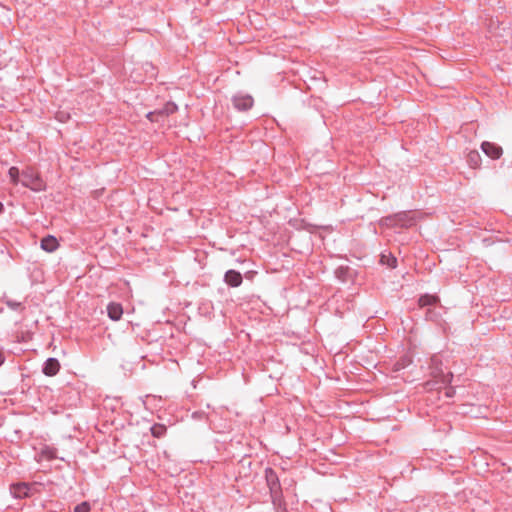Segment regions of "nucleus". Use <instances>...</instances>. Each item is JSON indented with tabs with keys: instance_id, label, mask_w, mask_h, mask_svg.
<instances>
[{
	"instance_id": "26",
	"label": "nucleus",
	"mask_w": 512,
	"mask_h": 512,
	"mask_svg": "<svg viewBox=\"0 0 512 512\" xmlns=\"http://www.w3.org/2000/svg\"><path fill=\"white\" fill-rule=\"evenodd\" d=\"M151 115H153V112H149V113L147 114V117H150Z\"/></svg>"
},
{
	"instance_id": "25",
	"label": "nucleus",
	"mask_w": 512,
	"mask_h": 512,
	"mask_svg": "<svg viewBox=\"0 0 512 512\" xmlns=\"http://www.w3.org/2000/svg\"><path fill=\"white\" fill-rule=\"evenodd\" d=\"M64 118H65V115H62V117H60V121H64Z\"/></svg>"
},
{
	"instance_id": "14",
	"label": "nucleus",
	"mask_w": 512,
	"mask_h": 512,
	"mask_svg": "<svg viewBox=\"0 0 512 512\" xmlns=\"http://www.w3.org/2000/svg\"><path fill=\"white\" fill-rule=\"evenodd\" d=\"M380 262L381 264L386 265L389 268H396L397 266V259L391 253L383 252L381 254Z\"/></svg>"
},
{
	"instance_id": "12",
	"label": "nucleus",
	"mask_w": 512,
	"mask_h": 512,
	"mask_svg": "<svg viewBox=\"0 0 512 512\" xmlns=\"http://www.w3.org/2000/svg\"><path fill=\"white\" fill-rule=\"evenodd\" d=\"M1 301L4 302L6 306L13 311L22 312L25 309V306L22 302L15 301L7 296H3Z\"/></svg>"
},
{
	"instance_id": "1",
	"label": "nucleus",
	"mask_w": 512,
	"mask_h": 512,
	"mask_svg": "<svg viewBox=\"0 0 512 512\" xmlns=\"http://www.w3.org/2000/svg\"><path fill=\"white\" fill-rule=\"evenodd\" d=\"M265 479L270 491L272 504L275 508H280L283 503L282 489L277 473L270 467L265 469Z\"/></svg>"
},
{
	"instance_id": "15",
	"label": "nucleus",
	"mask_w": 512,
	"mask_h": 512,
	"mask_svg": "<svg viewBox=\"0 0 512 512\" xmlns=\"http://www.w3.org/2000/svg\"><path fill=\"white\" fill-rule=\"evenodd\" d=\"M8 176L10 178V181L14 184V185H17L18 183H21V172L19 171V169L17 167H11L9 170H8Z\"/></svg>"
},
{
	"instance_id": "4",
	"label": "nucleus",
	"mask_w": 512,
	"mask_h": 512,
	"mask_svg": "<svg viewBox=\"0 0 512 512\" xmlns=\"http://www.w3.org/2000/svg\"><path fill=\"white\" fill-rule=\"evenodd\" d=\"M232 103L238 111H247L253 106L254 100L248 94L239 93L232 97Z\"/></svg>"
},
{
	"instance_id": "18",
	"label": "nucleus",
	"mask_w": 512,
	"mask_h": 512,
	"mask_svg": "<svg viewBox=\"0 0 512 512\" xmlns=\"http://www.w3.org/2000/svg\"><path fill=\"white\" fill-rule=\"evenodd\" d=\"M178 107L174 102H168L165 104L163 109L160 111V113L165 115L173 114L177 111Z\"/></svg>"
},
{
	"instance_id": "19",
	"label": "nucleus",
	"mask_w": 512,
	"mask_h": 512,
	"mask_svg": "<svg viewBox=\"0 0 512 512\" xmlns=\"http://www.w3.org/2000/svg\"><path fill=\"white\" fill-rule=\"evenodd\" d=\"M74 512H90V504L88 502H82L74 508Z\"/></svg>"
},
{
	"instance_id": "10",
	"label": "nucleus",
	"mask_w": 512,
	"mask_h": 512,
	"mask_svg": "<svg viewBox=\"0 0 512 512\" xmlns=\"http://www.w3.org/2000/svg\"><path fill=\"white\" fill-rule=\"evenodd\" d=\"M40 246L46 252H54L58 248L59 243L56 237L47 235L42 238Z\"/></svg>"
},
{
	"instance_id": "21",
	"label": "nucleus",
	"mask_w": 512,
	"mask_h": 512,
	"mask_svg": "<svg viewBox=\"0 0 512 512\" xmlns=\"http://www.w3.org/2000/svg\"><path fill=\"white\" fill-rule=\"evenodd\" d=\"M5 357L4 354L0 351V366L4 363Z\"/></svg>"
},
{
	"instance_id": "11",
	"label": "nucleus",
	"mask_w": 512,
	"mask_h": 512,
	"mask_svg": "<svg viewBox=\"0 0 512 512\" xmlns=\"http://www.w3.org/2000/svg\"><path fill=\"white\" fill-rule=\"evenodd\" d=\"M107 313L111 320L118 321L123 314V308L121 304L112 302L107 306Z\"/></svg>"
},
{
	"instance_id": "16",
	"label": "nucleus",
	"mask_w": 512,
	"mask_h": 512,
	"mask_svg": "<svg viewBox=\"0 0 512 512\" xmlns=\"http://www.w3.org/2000/svg\"><path fill=\"white\" fill-rule=\"evenodd\" d=\"M437 302V297L432 295H423L419 298V305L421 307L431 306Z\"/></svg>"
},
{
	"instance_id": "9",
	"label": "nucleus",
	"mask_w": 512,
	"mask_h": 512,
	"mask_svg": "<svg viewBox=\"0 0 512 512\" xmlns=\"http://www.w3.org/2000/svg\"><path fill=\"white\" fill-rule=\"evenodd\" d=\"M60 369L59 361L56 358H48L42 368V372L46 376H54L58 373Z\"/></svg>"
},
{
	"instance_id": "23",
	"label": "nucleus",
	"mask_w": 512,
	"mask_h": 512,
	"mask_svg": "<svg viewBox=\"0 0 512 512\" xmlns=\"http://www.w3.org/2000/svg\"><path fill=\"white\" fill-rule=\"evenodd\" d=\"M3 211V204L0 203V213Z\"/></svg>"
},
{
	"instance_id": "7",
	"label": "nucleus",
	"mask_w": 512,
	"mask_h": 512,
	"mask_svg": "<svg viewBox=\"0 0 512 512\" xmlns=\"http://www.w3.org/2000/svg\"><path fill=\"white\" fill-rule=\"evenodd\" d=\"M481 149L491 159H498L502 155V148L495 143L484 141L481 144Z\"/></svg>"
},
{
	"instance_id": "17",
	"label": "nucleus",
	"mask_w": 512,
	"mask_h": 512,
	"mask_svg": "<svg viewBox=\"0 0 512 512\" xmlns=\"http://www.w3.org/2000/svg\"><path fill=\"white\" fill-rule=\"evenodd\" d=\"M151 434L156 437V438H160L162 437L165 432H166V427L162 424H154L152 427H151Z\"/></svg>"
},
{
	"instance_id": "24",
	"label": "nucleus",
	"mask_w": 512,
	"mask_h": 512,
	"mask_svg": "<svg viewBox=\"0 0 512 512\" xmlns=\"http://www.w3.org/2000/svg\"><path fill=\"white\" fill-rule=\"evenodd\" d=\"M64 118H65V115H62V117H60V121H64Z\"/></svg>"
},
{
	"instance_id": "3",
	"label": "nucleus",
	"mask_w": 512,
	"mask_h": 512,
	"mask_svg": "<svg viewBox=\"0 0 512 512\" xmlns=\"http://www.w3.org/2000/svg\"><path fill=\"white\" fill-rule=\"evenodd\" d=\"M21 184L35 192L45 190L44 181L32 168H26L21 172Z\"/></svg>"
},
{
	"instance_id": "22",
	"label": "nucleus",
	"mask_w": 512,
	"mask_h": 512,
	"mask_svg": "<svg viewBox=\"0 0 512 512\" xmlns=\"http://www.w3.org/2000/svg\"><path fill=\"white\" fill-rule=\"evenodd\" d=\"M146 66H148L149 68H151V70H154V66H152L151 64H146Z\"/></svg>"
},
{
	"instance_id": "20",
	"label": "nucleus",
	"mask_w": 512,
	"mask_h": 512,
	"mask_svg": "<svg viewBox=\"0 0 512 512\" xmlns=\"http://www.w3.org/2000/svg\"><path fill=\"white\" fill-rule=\"evenodd\" d=\"M203 413L202 412H194L192 414V417L195 418V419H200L202 417Z\"/></svg>"
},
{
	"instance_id": "5",
	"label": "nucleus",
	"mask_w": 512,
	"mask_h": 512,
	"mask_svg": "<svg viewBox=\"0 0 512 512\" xmlns=\"http://www.w3.org/2000/svg\"><path fill=\"white\" fill-rule=\"evenodd\" d=\"M9 490L14 498L23 499L30 496L31 485L25 482L13 483Z\"/></svg>"
},
{
	"instance_id": "2",
	"label": "nucleus",
	"mask_w": 512,
	"mask_h": 512,
	"mask_svg": "<svg viewBox=\"0 0 512 512\" xmlns=\"http://www.w3.org/2000/svg\"><path fill=\"white\" fill-rule=\"evenodd\" d=\"M432 371L431 374L436 379L438 383L445 385V396L447 398H452L455 395V388L452 386H447L451 383L453 379V374L451 372L444 373L442 368L439 365V358L437 356H433L431 358Z\"/></svg>"
},
{
	"instance_id": "8",
	"label": "nucleus",
	"mask_w": 512,
	"mask_h": 512,
	"mask_svg": "<svg viewBox=\"0 0 512 512\" xmlns=\"http://www.w3.org/2000/svg\"><path fill=\"white\" fill-rule=\"evenodd\" d=\"M224 282L230 287H239L243 282V278L239 271L230 269L224 275Z\"/></svg>"
},
{
	"instance_id": "13",
	"label": "nucleus",
	"mask_w": 512,
	"mask_h": 512,
	"mask_svg": "<svg viewBox=\"0 0 512 512\" xmlns=\"http://www.w3.org/2000/svg\"><path fill=\"white\" fill-rule=\"evenodd\" d=\"M467 163L471 168H478L481 163V156L477 151H470L467 155Z\"/></svg>"
},
{
	"instance_id": "6",
	"label": "nucleus",
	"mask_w": 512,
	"mask_h": 512,
	"mask_svg": "<svg viewBox=\"0 0 512 512\" xmlns=\"http://www.w3.org/2000/svg\"><path fill=\"white\" fill-rule=\"evenodd\" d=\"M407 214L405 212H401L398 214H395L393 216H388L382 219V223L385 226H408L410 225V220H407Z\"/></svg>"
}]
</instances>
